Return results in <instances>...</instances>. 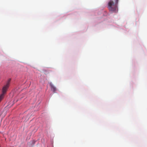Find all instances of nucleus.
I'll return each instance as SVG.
<instances>
[{"mask_svg":"<svg viewBox=\"0 0 147 147\" xmlns=\"http://www.w3.org/2000/svg\"><path fill=\"white\" fill-rule=\"evenodd\" d=\"M119 0H111L108 3V8L111 12L117 13L118 11L117 5Z\"/></svg>","mask_w":147,"mask_h":147,"instance_id":"obj_1","label":"nucleus"},{"mask_svg":"<svg viewBox=\"0 0 147 147\" xmlns=\"http://www.w3.org/2000/svg\"><path fill=\"white\" fill-rule=\"evenodd\" d=\"M9 86L5 85L2 88V94L0 96V102L2 100L4 97V94L6 92L7 89L9 87Z\"/></svg>","mask_w":147,"mask_h":147,"instance_id":"obj_2","label":"nucleus"},{"mask_svg":"<svg viewBox=\"0 0 147 147\" xmlns=\"http://www.w3.org/2000/svg\"><path fill=\"white\" fill-rule=\"evenodd\" d=\"M50 85L51 90L55 93L57 90L56 88L52 84L51 82L50 83Z\"/></svg>","mask_w":147,"mask_h":147,"instance_id":"obj_3","label":"nucleus"},{"mask_svg":"<svg viewBox=\"0 0 147 147\" xmlns=\"http://www.w3.org/2000/svg\"><path fill=\"white\" fill-rule=\"evenodd\" d=\"M11 80V79H9L8 80H7V83H6V85H7V86H9Z\"/></svg>","mask_w":147,"mask_h":147,"instance_id":"obj_4","label":"nucleus"}]
</instances>
